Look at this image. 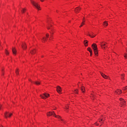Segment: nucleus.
I'll return each mask as SVG.
<instances>
[{"label": "nucleus", "mask_w": 127, "mask_h": 127, "mask_svg": "<svg viewBox=\"0 0 127 127\" xmlns=\"http://www.w3.org/2000/svg\"><path fill=\"white\" fill-rule=\"evenodd\" d=\"M91 47H92L95 55L98 56V47L97 46V44H93L92 45Z\"/></svg>", "instance_id": "f257e3e1"}, {"label": "nucleus", "mask_w": 127, "mask_h": 127, "mask_svg": "<svg viewBox=\"0 0 127 127\" xmlns=\"http://www.w3.org/2000/svg\"><path fill=\"white\" fill-rule=\"evenodd\" d=\"M31 2L35 6V7L37 9H38L39 10H40V6H39V4H38V3H37L35 2L33 0H31Z\"/></svg>", "instance_id": "f03ea898"}, {"label": "nucleus", "mask_w": 127, "mask_h": 127, "mask_svg": "<svg viewBox=\"0 0 127 127\" xmlns=\"http://www.w3.org/2000/svg\"><path fill=\"white\" fill-rule=\"evenodd\" d=\"M50 95L48 93H45L43 94H41L40 95V97L41 98H42V99H45L47 98H48V97H50Z\"/></svg>", "instance_id": "7ed1b4c3"}, {"label": "nucleus", "mask_w": 127, "mask_h": 127, "mask_svg": "<svg viewBox=\"0 0 127 127\" xmlns=\"http://www.w3.org/2000/svg\"><path fill=\"white\" fill-rule=\"evenodd\" d=\"M120 106L121 107H125L126 106V101L123 98H120Z\"/></svg>", "instance_id": "20e7f679"}, {"label": "nucleus", "mask_w": 127, "mask_h": 127, "mask_svg": "<svg viewBox=\"0 0 127 127\" xmlns=\"http://www.w3.org/2000/svg\"><path fill=\"white\" fill-rule=\"evenodd\" d=\"M47 117H50L51 116H56V114H55V112L54 111L53 112H49L47 114Z\"/></svg>", "instance_id": "39448f33"}, {"label": "nucleus", "mask_w": 127, "mask_h": 127, "mask_svg": "<svg viewBox=\"0 0 127 127\" xmlns=\"http://www.w3.org/2000/svg\"><path fill=\"white\" fill-rule=\"evenodd\" d=\"M106 44H108V43L105 42L104 44V42H101V47L103 49H106V47H108V46H106Z\"/></svg>", "instance_id": "423d86ee"}, {"label": "nucleus", "mask_w": 127, "mask_h": 127, "mask_svg": "<svg viewBox=\"0 0 127 127\" xmlns=\"http://www.w3.org/2000/svg\"><path fill=\"white\" fill-rule=\"evenodd\" d=\"M81 8L80 7H77L76 8H75L74 9V11L75 13H79V12L80 11V10H81Z\"/></svg>", "instance_id": "0eeeda50"}, {"label": "nucleus", "mask_w": 127, "mask_h": 127, "mask_svg": "<svg viewBox=\"0 0 127 127\" xmlns=\"http://www.w3.org/2000/svg\"><path fill=\"white\" fill-rule=\"evenodd\" d=\"M57 91L58 93H59V94H60V93H61V92L62 91V88H61V87L58 86V87H57Z\"/></svg>", "instance_id": "6e6552de"}, {"label": "nucleus", "mask_w": 127, "mask_h": 127, "mask_svg": "<svg viewBox=\"0 0 127 127\" xmlns=\"http://www.w3.org/2000/svg\"><path fill=\"white\" fill-rule=\"evenodd\" d=\"M11 116H12V113H10L9 114H8V112H6L4 114V116H5V118H7V117H9V118H10V117H11Z\"/></svg>", "instance_id": "1a4fd4ad"}, {"label": "nucleus", "mask_w": 127, "mask_h": 127, "mask_svg": "<svg viewBox=\"0 0 127 127\" xmlns=\"http://www.w3.org/2000/svg\"><path fill=\"white\" fill-rule=\"evenodd\" d=\"M101 76L103 77V78H104V79H108V76L105 75V74L103 73L102 72H100Z\"/></svg>", "instance_id": "9d476101"}, {"label": "nucleus", "mask_w": 127, "mask_h": 127, "mask_svg": "<svg viewBox=\"0 0 127 127\" xmlns=\"http://www.w3.org/2000/svg\"><path fill=\"white\" fill-rule=\"evenodd\" d=\"M22 48H23V49H26V44L25 43H22V45H21Z\"/></svg>", "instance_id": "9b49d317"}, {"label": "nucleus", "mask_w": 127, "mask_h": 127, "mask_svg": "<svg viewBox=\"0 0 127 127\" xmlns=\"http://www.w3.org/2000/svg\"><path fill=\"white\" fill-rule=\"evenodd\" d=\"M80 90L82 92V93H85V92H86L85 87L84 86H81V87L80 88Z\"/></svg>", "instance_id": "f8f14e48"}, {"label": "nucleus", "mask_w": 127, "mask_h": 127, "mask_svg": "<svg viewBox=\"0 0 127 127\" xmlns=\"http://www.w3.org/2000/svg\"><path fill=\"white\" fill-rule=\"evenodd\" d=\"M115 93H116L118 95H120V94H122V90L118 89L115 91Z\"/></svg>", "instance_id": "ddd939ff"}, {"label": "nucleus", "mask_w": 127, "mask_h": 127, "mask_svg": "<svg viewBox=\"0 0 127 127\" xmlns=\"http://www.w3.org/2000/svg\"><path fill=\"white\" fill-rule=\"evenodd\" d=\"M12 51L13 54H16V50L15 49V48H12Z\"/></svg>", "instance_id": "4468645a"}, {"label": "nucleus", "mask_w": 127, "mask_h": 127, "mask_svg": "<svg viewBox=\"0 0 127 127\" xmlns=\"http://www.w3.org/2000/svg\"><path fill=\"white\" fill-rule=\"evenodd\" d=\"M103 25H105V26H108V25H109V24H108V21H104L103 23Z\"/></svg>", "instance_id": "2eb2a0df"}, {"label": "nucleus", "mask_w": 127, "mask_h": 127, "mask_svg": "<svg viewBox=\"0 0 127 127\" xmlns=\"http://www.w3.org/2000/svg\"><path fill=\"white\" fill-rule=\"evenodd\" d=\"M87 35H88V36H90L92 38H94V37H95V36H96V35H93V36H91V34H90V33H89V32L87 34Z\"/></svg>", "instance_id": "dca6fc26"}, {"label": "nucleus", "mask_w": 127, "mask_h": 127, "mask_svg": "<svg viewBox=\"0 0 127 127\" xmlns=\"http://www.w3.org/2000/svg\"><path fill=\"white\" fill-rule=\"evenodd\" d=\"M35 50H33L32 51H31V54H35Z\"/></svg>", "instance_id": "f3484780"}, {"label": "nucleus", "mask_w": 127, "mask_h": 127, "mask_svg": "<svg viewBox=\"0 0 127 127\" xmlns=\"http://www.w3.org/2000/svg\"><path fill=\"white\" fill-rule=\"evenodd\" d=\"M35 84H36V85H40V82H39V81H35Z\"/></svg>", "instance_id": "a211bd4d"}, {"label": "nucleus", "mask_w": 127, "mask_h": 127, "mask_svg": "<svg viewBox=\"0 0 127 127\" xmlns=\"http://www.w3.org/2000/svg\"><path fill=\"white\" fill-rule=\"evenodd\" d=\"M55 118H57V119H61V117L59 115H55Z\"/></svg>", "instance_id": "6ab92c4d"}, {"label": "nucleus", "mask_w": 127, "mask_h": 127, "mask_svg": "<svg viewBox=\"0 0 127 127\" xmlns=\"http://www.w3.org/2000/svg\"><path fill=\"white\" fill-rule=\"evenodd\" d=\"M124 78H125V74H122V77H121V79H122V80H124Z\"/></svg>", "instance_id": "aec40b11"}, {"label": "nucleus", "mask_w": 127, "mask_h": 127, "mask_svg": "<svg viewBox=\"0 0 127 127\" xmlns=\"http://www.w3.org/2000/svg\"><path fill=\"white\" fill-rule=\"evenodd\" d=\"M123 91H127V86H126L125 87H123Z\"/></svg>", "instance_id": "412c9836"}, {"label": "nucleus", "mask_w": 127, "mask_h": 127, "mask_svg": "<svg viewBox=\"0 0 127 127\" xmlns=\"http://www.w3.org/2000/svg\"><path fill=\"white\" fill-rule=\"evenodd\" d=\"M25 10H26V9L23 8L22 10H21L22 13H23L24 12V11H25Z\"/></svg>", "instance_id": "4be33fe9"}, {"label": "nucleus", "mask_w": 127, "mask_h": 127, "mask_svg": "<svg viewBox=\"0 0 127 127\" xmlns=\"http://www.w3.org/2000/svg\"><path fill=\"white\" fill-rule=\"evenodd\" d=\"M88 41L87 40L84 41V45L88 44Z\"/></svg>", "instance_id": "5701e85b"}, {"label": "nucleus", "mask_w": 127, "mask_h": 127, "mask_svg": "<svg viewBox=\"0 0 127 127\" xmlns=\"http://www.w3.org/2000/svg\"><path fill=\"white\" fill-rule=\"evenodd\" d=\"M74 93H75V94H78V89H75V90H74Z\"/></svg>", "instance_id": "b1692460"}, {"label": "nucleus", "mask_w": 127, "mask_h": 127, "mask_svg": "<svg viewBox=\"0 0 127 127\" xmlns=\"http://www.w3.org/2000/svg\"><path fill=\"white\" fill-rule=\"evenodd\" d=\"M5 54H6V55H8L9 53L7 52V50H5Z\"/></svg>", "instance_id": "393cba45"}, {"label": "nucleus", "mask_w": 127, "mask_h": 127, "mask_svg": "<svg viewBox=\"0 0 127 127\" xmlns=\"http://www.w3.org/2000/svg\"><path fill=\"white\" fill-rule=\"evenodd\" d=\"M90 56H92V55H93V51H90Z\"/></svg>", "instance_id": "a878e982"}, {"label": "nucleus", "mask_w": 127, "mask_h": 127, "mask_svg": "<svg viewBox=\"0 0 127 127\" xmlns=\"http://www.w3.org/2000/svg\"><path fill=\"white\" fill-rule=\"evenodd\" d=\"M87 50L88 51H89V52H90V51H92V50L91 49V48H88Z\"/></svg>", "instance_id": "bb28decb"}, {"label": "nucleus", "mask_w": 127, "mask_h": 127, "mask_svg": "<svg viewBox=\"0 0 127 127\" xmlns=\"http://www.w3.org/2000/svg\"><path fill=\"white\" fill-rule=\"evenodd\" d=\"M15 73L17 75H18V69H17L16 71H15Z\"/></svg>", "instance_id": "cd10ccee"}, {"label": "nucleus", "mask_w": 127, "mask_h": 127, "mask_svg": "<svg viewBox=\"0 0 127 127\" xmlns=\"http://www.w3.org/2000/svg\"><path fill=\"white\" fill-rule=\"evenodd\" d=\"M90 35L91 36H94V35H95V36H96V35H94V33H93V32H91Z\"/></svg>", "instance_id": "c85d7f7f"}, {"label": "nucleus", "mask_w": 127, "mask_h": 127, "mask_svg": "<svg viewBox=\"0 0 127 127\" xmlns=\"http://www.w3.org/2000/svg\"><path fill=\"white\" fill-rule=\"evenodd\" d=\"M46 36L47 38L49 37V34H46Z\"/></svg>", "instance_id": "c756f323"}, {"label": "nucleus", "mask_w": 127, "mask_h": 127, "mask_svg": "<svg viewBox=\"0 0 127 127\" xmlns=\"http://www.w3.org/2000/svg\"><path fill=\"white\" fill-rule=\"evenodd\" d=\"M50 33H51V37H52V36L53 35V32H50Z\"/></svg>", "instance_id": "7c9ffc66"}, {"label": "nucleus", "mask_w": 127, "mask_h": 127, "mask_svg": "<svg viewBox=\"0 0 127 127\" xmlns=\"http://www.w3.org/2000/svg\"><path fill=\"white\" fill-rule=\"evenodd\" d=\"M85 24L84 23H82L81 25L79 26V27H82L83 26V25Z\"/></svg>", "instance_id": "2f4dec72"}, {"label": "nucleus", "mask_w": 127, "mask_h": 127, "mask_svg": "<svg viewBox=\"0 0 127 127\" xmlns=\"http://www.w3.org/2000/svg\"><path fill=\"white\" fill-rule=\"evenodd\" d=\"M43 39L44 41H45L47 40L46 38H44V37L43 38Z\"/></svg>", "instance_id": "473e14b6"}, {"label": "nucleus", "mask_w": 127, "mask_h": 127, "mask_svg": "<svg viewBox=\"0 0 127 127\" xmlns=\"http://www.w3.org/2000/svg\"><path fill=\"white\" fill-rule=\"evenodd\" d=\"M1 108H2V105L0 104V110H1Z\"/></svg>", "instance_id": "72a5a7b5"}, {"label": "nucleus", "mask_w": 127, "mask_h": 127, "mask_svg": "<svg viewBox=\"0 0 127 127\" xmlns=\"http://www.w3.org/2000/svg\"><path fill=\"white\" fill-rule=\"evenodd\" d=\"M124 57H125V58H126V59H127V55H125L124 56Z\"/></svg>", "instance_id": "f704fd0d"}, {"label": "nucleus", "mask_w": 127, "mask_h": 127, "mask_svg": "<svg viewBox=\"0 0 127 127\" xmlns=\"http://www.w3.org/2000/svg\"><path fill=\"white\" fill-rule=\"evenodd\" d=\"M95 125H96V126H99V124H98L97 122L95 123Z\"/></svg>", "instance_id": "c9c22d12"}, {"label": "nucleus", "mask_w": 127, "mask_h": 127, "mask_svg": "<svg viewBox=\"0 0 127 127\" xmlns=\"http://www.w3.org/2000/svg\"><path fill=\"white\" fill-rule=\"evenodd\" d=\"M85 46H88V44H85Z\"/></svg>", "instance_id": "e433bc0d"}, {"label": "nucleus", "mask_w": 127, "mask_h": 127, "mask_svg": "<svg viewBox=\"0 0 127 127\" xmlns=\"http://www.w3.org/2000/svg\"><path fill=\"white\" fill-rule=\"evenodd\" d=\"M44 0H41V1L43 2Z\"/></svg>", "instance_id": "4c0bfd02"}, {"label": "nucleus", "mask_w": 127, "mask_h": 127, "mask_svg": "<svg viewBox=\"0 0 127 127\" xmlns=\"http://www.w3.org/2000/svg\"><path fill=\"white\" fill-rule=\"evenodd\" d=\"M101 121L102 122H103V121H104V120L101 119Z\"/></svg>", "instance_id": "58836bf2"}, {"label": "nucleus", "mask_w": 127, "mask_h": 127, "mask_svg": "<svg viewBox=\"0 0 127 127\" xmlns=\"http://www.w3.org/2000/svg\"><path fill=\"white\" fill-rule=\"evenodd\" d=\"M125 55H126V56L127 57V54H125Z\"/></svg>", "instance_id": "ea45409f"}, {"label": "nucleus", "mask_w": 127, "mask_h": 127, "mask_svg": "<svg viewBox=\"0 0 127 127\" xmlns=\"http://www.w3.org/2000/svg\"><path fill=\"white\" fill-rule=\"evenodd\" d=\"M48 29H50V27H48Z\"/></svg>", "instance_id": "a19ab883"}, {"label": "nucleus", "mask_w": 127, "mask_h": 127, "mask_svg": "<svg viewBox=\"0 0 127 127\" xmlns=\"http://www.w3.org/2000/svg\"><path fill=\"white\" fill-rule=\"evenodd\" d=\"M84 22H85V21H83L82 22V23H84Z\"/></svg>", "instance_id": "79ce46f5"}, {"label": "nucleus", "mask_w": 127, "mask_h": 127, "mask_svg": "<svg viewBox=\"0 0 127 127\" xmlns=\"http://www.w3.org/2000/svg\"><path fill=\"white\" fill-rule=\"evenodd\" d=\"M66 110L68 109V108L67 107H66Z\"/></svg>", "instance_id": "37998d69"}, {"label": "nucleus", "mask_w": 127, "mask_h": 127, "mask_svg": "<svg viewBox=\"0 0 127 127\" xmlns=\"http://www.w3.org/2000/svg\"><path fill=\"white\" fill-rule=\"evenodd\" d=\"M54 110H56V108L54 109Z\"/></svg>", "instance_id": "c03bdc74"}, {"label": "nucleus", "mask_w": 127, "mask_h": 127, "mask_svg": "<svg viewBox=\"0 0 127 127\" xmlns=\"http://www.w3.org/2000/svg\"><path fill=\"white\" fill-rule=\"evenodd\" d=\"M51 30H52V31H53V30L52 29Z\"/></svg>", "instance_id": "a18cd8bd"}, {"label": "nucleus", "mask_w": 127, "mask_h": 127, "mask_svg": "<svg viewBox=\"0 0 127 127\" xmlns=\"http://www.w3.org/2000/svg\"><path fill=\"white\" fill-rule=\"evenodd\" d=\"M2 71H3V69H2Z\"/></svg>", "instance_id": "49530a36"}, {"label": "nucleus", "mask_w": 127, "mask_h": 127, "mask_svg": "<svg viewBox=\"0 0 127 127\" xmlns=\"http://www.w3.org/2000/svg\"><path fill=\"white\" fill-rule=\"evenodd\" d=\"M61 121H63V120L61 119Z\"/></svg>", "instance_id": "de8ad7c7"}, {"label": "nucleus", "mask_w": 127, "mask_h": 127, "mask_svg": "<svg viewBox=\"0 0 127 127\" xmlns=\"http://www.w3.org/2000/svg\"><path fill=\"white\" fill-rule=\"evenodd\" d=\"M99 122H100V123H101V121H99Z\"/></svg>", "instance_id": "09e8293b"}, {"label": "nucleus", "mask_w": 127, "mask_h": 127, "mask_svg": "<svg viewBox=\"0 0 127 127\" xmlns=\"http://www.w3.org/2000/svg\"><path fill=\"white\" fill-rule=\"evenodd\" d=\"M51 38H53L52 37H51Z\"/></svg>", "instance_id": "8fccbe9b"}]
</instances>
